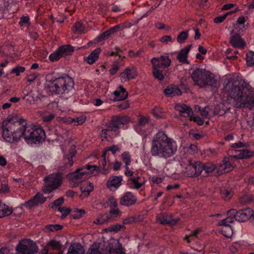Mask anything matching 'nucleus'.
Here are the masks:
<instances>
[{
	"mask_svg": "<svg viewBox=\"0 0 254 254\" xmlns=\"http://www.w3.org/2000/svg\"><path fill=\"white\" fill-rule=\"evenodd\" d=\"M152 74L154 77L158 80L162 81L164 78L163 71L161 70L152 69Z\"/></svg>",
	"mask_w": 254,
	"mask_h": 254,
	"instance_id": "49530a36",
	"label": "nucleus"
},
{
	"mask_svg": "<svg viewBox=\"0 0 254 254\" xmlns=\"http://www.w3.org/2000/svg\"><path fill=\"white\" fill-rule=\"evenodd\" d=\"M110 204L113 206H114L115 208H112L110 210V213L114 216H117L119 213V210L118 208H116V206L117 205V202L116 200L114 198H111L110 199Z\"/></svg>",
	"mask_w": 254,
	"mask_h": 254,
	"instance_id": "09e8293b",
	"label": "nucleus"
},
{
	"mask_svg": "<svg viewBox=\"0 0 254 254\" xmlns=\"http://www.w3.org/2000/svg\"><path fill=\"white\" fill-rule=\"evenodd\" d=\"M122 181V176H111L107 182V187L111 190H115L121 186Z\"/></svg>",
	"mask_w": 254,
	"mask_h": 254,
	"instance_id": "2eb2a0df",
	"label": "nucleus"
},
{
	"mask_svg": "<svg viewBox=\"0 0 254 254\" xmlns=\"http://www.w3.org/2000/svg\"><path fill=\"white\" fill-rule=\"evenodd\" d=\"M251 217L254 220L253 211L250 208L238 211L236 214L234 215L235 219L239 222H245Z\"/></svg>",
	"mask_w": 254,
	"mask_h": 254,
	"instance_id": "4468645a",
	"label": "nucleus"
},
{
	"mask_svg": "<svg viewBox=\"0 0 254 254\" xmlns=\"http://www.w3.org/2000/svg\"><path fill=\"white\" fill-rule=\"evenodd\" d=\"M137 76V72L134 67H127L120 74V77L125 79V81L134 79Z\"/></svg>",
	"mask_w": 254,
	"mask_h": 254,
	"instance_id": "5701e85b",
	"label": "nucleus"
},
{
	"mask_svg": "<svg viewBox=\"0 0 254 254\" xmlns=\"http://www.w3.org/2000/svg\"><path fill=\"white\" fill-rule=\"evenodd\" d=\"M73 31L75 33H84V27L82 23L77 22H76L73 26Z\"/></svg>",
	"mask_w": 254,
	"mask_h": 254,
	"instance_id": "a18cd8bd",
	"label": "nucleus"
},
{
	"mask_svg": "<svg viewBox=\"0 0 254 254\" xmlns=\"http://www.w3.org/2000/svg\"><path fill=\"white\" fill-rule=\"evenodd\" d=\"M85 170L87 171L88 177L90 175L96 176L99 173V169L96 165H87L86 167H84Z\"/></svg>",
	"mask_w": 254,
	"mask_h": 254,
	"instance_id": "4c0bfd02",
	"label": "nucleus"
},
{
	"mask_svg": "<svg viewBox=\"0 0 254 254\" xmlns=\"http://www.w3.org/2000/svg\"><path fill=\"white\" fill-rule=\"evenodd\" d=\"M225 83L223 94L229 103L236 108L254 107V91L245 80L233 78Z\"/></svg>",
	"mask_w": 254,
	"mask_h": 254,
	"instance_id": "f257e3e1",
	"label": "nucleus"
},
{
	"mask_svg": "<svg viewBox=\"0 0 254 254\" xmlns=\"http://www.w3.org/2000/svg\"><path fill=\"white\" fill-rule=\"evenodd\" d=\"M85 214V211L83 209H76L74 211L73 217L74 219H79L82 217Z\"/></svg>",
	"mask_w": 254,
	"mask_h": 254,
	"instance_id": "69168bd1",
	"label": "nucleus"
},
{
	"mask_svg": "<svg viewBox=\"0 0 254 254\" xmlns=\"http://www.w3.org/2000/svg\"><path fill=\"white\" fill-rule=\"evenodd\" d=\"M119 132L118 128H106L101 132L102 140H109L117 136Z\"/></svg>",
	"mask_w": 254,
	"mask_h": 254,
	"instance_id": "6ab92c4d",
	"label": "nucleus"
},
{
	"mask_svg": "<svg viewBox=\"0 0 254 254\" xmlns=\"http://www.w3.org/2000/svg\"><path fill=\"white\" fill-rule=\"evenodd\" d=\"M157 220L158 223L161 224H175L178 220L173 219L171 214H163L161 216L157 217Z\"/></svg>",
	"mask_w": 254,
	"mask_h": 254,
	"instance_id": "cd10ccee",
	"label": "nucleus"
},
{
	"mask_svg": "<svg viewBox=\"0 0 254 254\" xmlns=\"http://www.w3.org/2000/svg\"><path fill=\"white\" fill-rule=\"evenodd\" d=\"M25 68L21 66H16L13 68L11 70V73H14L16 76H19L20 73L24 72Z\"/></svg>",
	"mask_w": 254,
	"mask_h": 254,
	"instance_id": "4d7b16f0",
	"label": "nucleus"
},
{
	"mask_svg": "<svg viewBox=\"0 0 254 254\" xmlns=\"http://www.w3.org/2000/svg\"><path fill=\"white\" fill-rule=\"evenodd\" d=\"M230 43L233 47L239 48H243L246 45L244 40L238 33H235L231 36Z\"/></svg>",
	"mask_w": 254,
	"mask_h": 254,
	"instance_id": "bb28decb",
	"label": "nucleus"
},
{
	"mask_svg": "<svg viewBox=\"0 0 254 254\" xmlns=\"http://www.w3.org/2000/svg\"><path fill=\"white\" fill-rule=\"evenodd\" d=\"M136 200V197L131 192H127L121 198L120 203L123 205L129 206L133 204Z\"/></svg>",
	"mask_w": 254,
	"mask_h": 254,
	"instance_id": "412c9836",
	"label": "nucleus"
},
{
	"mask_svg": "<svg viewBox=\"0 0 254 254\" xmlns=\"http://www.w3.org/2000/svg\"><path fill=\"white\" fill-rule=\"evenodd\" d=\"M191 77L194 84L200 87L209 86L211 87H217V81L214 74L207 71L205 69L196 68L191 73Z\"/></svg>",
	"mask_w": 254,
	"mask_h": 254,
	"instance_id": "20e7f679",
	"label": "nucleus"
},
{
	"mask_svg": "<svg viewBox=\"0 0 254 254\" xmlns=\"http://www.w3.org/2000/svg\"><path fill=\"white\" fill-rule=\"evenodd\" d=\"M125 28V26L123 24L117 25L109 30H107L110 37L113 34L117 33L119 31L123 30Z\"/></svg>",
	"mask_w": 254,
	"mask_h": 254,
	"instance_id": "79ce46f5",
	"label": "nucleus"
},
{
	"mask_svg": "<svg viewBox=\"0 0 254 254\" xmlns=\"http://www.w3.org/2000/svg\"><path fill=\"white\" fill-rule=\"evenodd\" d=\"M73 80L67 75L52 78L47 80L45 85L46 90L51 93L52 95L68 93L73 88Z\"/></svg>",
	"mask_w": 254,
	"mask_h": 254,
	"instance_id": "7ed1b4c3",
	"label": "nucleus"
},
{
	"mask_svg": "<svg viewBox=\"0 0 254 254\" xmlns=\"http://www.w3.org/2000/svg\"><path fill=\"white\" fill-rule=\"evenodd\" d=\"M110 37L107 32V31H105L104 32L100 34L99 36H98L95 40L97 42H100L103 41L104 40L108 39Z\"/></svg>",
	"mask_w": 254,
	"mask_h": 254,
	"instance_id": "6e6d98bb",
	"label": "nucleus"
},
{
	"mask_svg": "<svg viewBox=\"0 0 254 254\" xmlns=\"http://www.w3.org/2000/svg\"><path fill=\"white\" fill-rule=\"evenodd\" d=\"M202 171L201 163L193 160L189 161V163L185 168L186 175L189 177L198 176Z\"/></svg>",
	"mask_w": 254,
	"mask_h": 254,
	"instance_id": "9d476101",
	"label": "nucleus"
},
{
	"mask_svg": "<svg viewBox=\"0 0 254 254\" xmlns=\"http://www.w3.org/2000/svg\"><path fill=\"white\" fill-rule=\"evenodd\" d=\"M18 123V125L21 126V127H27V122L26 119L22 118H19L18 115L16 113H12L8 115L5 120L2 123V127H6L9 124L12 126H16V124Z\"/></svg>",
	"mask_w": 254,
	"mask_h": 254,
	"instance_id": "f8f14e48",
	"label": "nucleus"
},
{
	"mask_svg": "<svg viewBox=\"0 0 254 254\" xmlns=\"http://www.w3.org/2000/svg\"><path fill=\"white\" fill-rule=\"evenodd\" d=\"M234 151L236 154L235 155H231V159H247L252 157L253 155V153L248 150H235Z\"/></svg>",
	"mask_w": 254,
	"mask_h": 254,
	"instance_id": "a878e982",
	"label": "nucleus"
},
{
	"mask_svg": "<svg viewBox=\"0 0 254 254\" xmlns=\"http://www.w3.org/2000/svg\"><path fill=\"white\" fill-rule=\"evenodd\" d=\"M175 109L179 112L182 116L185 117H190L193 113L192 109L184 104H177Z\"/></svg>",
	"mask_w": 254,
	"mask_h": 254,
	"instance_id": "aec40b11",
	"label": "nucleus"
},
{
	"mask_svg": "<svg viewBox=\"0 0 254 254\" xmlns=\"http://www.w3.org/2000/svg\"><path fill=\"white\" fill-rule=\"evenodd\" d=\"M57 210L62 213V218H64L70 213V210L69 208L66 207H58Z\"/></svg>",
	"mask_w": 254,
	"mask_h": 254,
	"instance_id": "603ef678",
	"label": "nucleus"
},
{
	"mask_svg": "<svg viewBox=\"0 0 254 254\" xmlns=\"http://www.w3.org/2000/svg\"><path fill=\"white\" fill-rule=\"evenodd\" d=\"M12 212V209L8 206L0 201V218L9 215Z\"/></svg>",
	"mask_w": 254,
	"mask_h": 254,
	"instance_id": "72a5a7b5",
	"label": "nucleus"
},
{
	"mask_svg": "<svg viewBox=\"0 0 254 254\" xmlns=\"http://www.w3.org/2000/svg\"><path fill=\"white\" fill-rule=\"evenodd\" d=\"M182 147L185 153L192 154L197 153L198 151L197 147L194 144H190L189 146L182 145Z\"/></svg>",
	"mask_w": 254,
	"mask_h": 254,
	"instance_id": "c9c22d12",
	"label": "nucleus"
},
{
	"mask_svg": "<svg viewBox=\"0 0 254 254\" xmlns=\"http://www.w3.org/2000/svg\"><path fill=\"white\" fill-rule=\"evenodd\" d=\"M26 24H28V25L30 24L29 17L27 16H23L20 18L19 25L20 26H23Z\"/></svg>",
	"mask_w": 254,
	"mask_h": 254,
	"instance_id": "338daca9",
	"label": "nucleus"
},
{
	"mask_svg": "<svg viewBox=\"0 0 254 254\" xmlns=\"http://www.w3.org/2000/svg\"><path fill=\"white\" fill-rule=\"evenodd\" d=\"M191 45H188L183 49H182L178 53L177 59L180 62L183 63H188L187 58L188 53L190 49Z\"/></svg>",
	"mask_w": 254,
	"mask_h": 254,
	"instance_id": "c85d7f7f",
	"label": "nucleus"
},
{
	"mask_svg": "<svg viewBox=\"0 0 254 254\" xmlns=\"http://www.w3.org/2000/svg\"><path fill=\"white\" fill-rule=\"evenodd\" d=\"M46 200V198L44 197L43 194L38 192L32 199L25 202L23 205L25 207L30 209L39 203H44Z\"/></svg>",
	"mask_w": 254,
	"mask_h": 254,
	"instance_id": "dca6fc26",
	"label": "nucleus"
},
{
	"mask_svg": "<svg viewBox=\"0 0 254 254\" xmlns=\"http://www.w3.org/2000/svg\"><path fill=\"white\" fill-rule=\"evenodd\" d=\"M204 246L200 245L199 249H195L194 252L193 253H187L185 254H204L203 251Z\"/></svg>",
	"mask_w": 254,
	"mask_h": 254,
	"instance_id": "774afa93",
	"label": "nucleus"
},
{
	"mask_svg": "<svg viewBox=\"0 0 254 254\" xmlns=\"http://www.w3.org/2000/svg\"><path fill=\"white\" fill-rule=\"evenodd\" d=\"M221 193L222 198L225 200H229L230 199L233 194L231 190L226 189L222 190Z\"/></svg>",
	"mask_w": 254,
	"mask_h": 254,
	"instance_id": "de8ad7c7",
	"label": "nucleus"
},
{
	"mask_svg": "<svg viewBox=\"0 0 254 254\" xmlns=\"http://www.w3.org/2000/svg\"><path fill=\"white\" fill-rule=\"evenodd\" d=\"M233 222V218L231 217H227L226 218L218 222V225L223 227L225 225H229V223H232Z\"/></svg>",
	"mask_w": 254,
	"mask_h": 254,
	"instance_id": "052dcab7",
	"label": "nucleus"
},
{
	"mask_svg": "<svg viewBox=\"0 0 254 254\" xmlns=\"http://www.w3.org/2000/svg\"><path fill=\"white\" fill-rule=\"evenodd\" d=\"M62 57L60 53L58 52V50L57 49L54 53L49 56V60L54 62L59 61Z\"/></svg>",
	"mask_w": 254,
	"mask_h": 254,
	"instance_id": "3c124183",
	"label": "nucleus"
},
{
	"mask_svg": "<svg viewBox=\"0 0 254 254\" xmlns=\"http://www.w3.org/2000/svg\"><path fill=\"white\" fill-rule=\"evenodd\" d=\"M209 108L208 107H205L204 108H202L201 109H199V110L200 112V114L204 118H209L210 117Z\"/></svg>",
	"mask_w": 254,
	"mask_h": 254,
	"instance_id": "0e129e2a",
	"label": "nucleus"
},
{
	"mask_svg": "<svg viewBox=\"0 0 254 254\" xmlns=\"http://www.w3.org/2000/svg\"><path fill=\"white\" fill-rule=\"evenodd\" d=\"M118 242H115L114 244L110 243L107 247L108 250L105 254H126L123 251L121 246H118Z\"/></svg>",
	"mask_w": 254,
	"mask_h": 254,
	"instance_id": "b1692460",
	"label": "nucleus"
},
{
	"mask_svg": "<svg viewBox=\"0 0 254 254\" xmlns=\"http://www.w3.org/2000/svg\"><path fill=\"white\" fill-rule=\"evenodd\" d=\"M62 247V245L60 241L51 240L43 249L42 254H63L64 252L61 250Z\"/></svg>",
	"mask_w": 254,
	"mask_h": 254,
	"instance_id": "9b49d317",
	"label": "nucleus"
},
{
	"mask_svg": "<svg viewBox=\"0 0 254 254\" xmlns=\"http://www.w3.org/2000/svg\"><path fill=\"white\" fill-rule=\"evenodd\" d=\"M86 118L85 117L82 116L76 118V119H73L72 120L73 126H78L79 125H81L83 123L85 122Z\"/></svg>",
	"mask_w": 254,
	"mask_h": 254,
	"instance_id": "864d4df0",
	"label": "nucleus"
},
{
	"mask_svg": "<svg viewBox=\"0 0 254 254\" xmlns=\"http://www.w3.org/2000/svg\"><path fill=\"white\" fill-rule=\"evenodd\" d=\"M234 161V159H231V155L228 158L224 159L222 163L217 166V174L220 175L232 171L236 165Z\"/></svg>",
	"mask_w": 254,
	"mask_h": 254,
	"instance_id": "ddd939ff",
	"label": "nucleus"
},
{
	"mask_svg": "<svg viewBox=\"0 0 254 254\" xmlns=\"http://www.w3.org/2000/svg\"><path fill=\"white\" fill-rule=\"evenodd\" d=\"M85 251L82 246L78 243H75L71 244L69 247L67 254H84Z\"/></svg>",
	"mask_w": 254,
	"mask_h": 254,
	"instance_id": "c756f323",
	"label": "nucleus"
},
{
	"mask_svg": "<svg viewBox=\"0 0 254 254\" xmlns=\"http://www.w3.org/2000/svg\"><path fill=\"white\" fill-rule=\"evenodd\" d=\"M55 128H52L51 129H50V131H52V129H54V131L55 132V135L57 136V137L55 139L51 138L52 140L55 139L57 141H60V142H62L63 140L64 142H65L67 139V131L66 128H59V129H55Z\"/></svg>",
	"mask_w": 254,
	"mask_h": 254,
	"instance_id": "4be33fe9",
	"label": "nucleus"
},
{
	"mask_svg": "<svg viewBox=\"0 0 254 254\" xmlns=\"http://www.w3.org/2000/svg\"><path fill=\"white\" fill-rule=\"evenodd\" d=\"M57 49L62 57L71 55L74 52V48L70 45H64L59 47Z\"/></svg>",
	"mask_w": 254,
	"mask_h": 254,
	"instance_id": "2f4dec72",
	"label": "nucleus"
},
{
	"mask_svg": "<svg viewBox=\"0 0 254 254\" xmlns=\"http://www.w3.org/2000/svg\"><path fill=\"white\" fill-rule=\"evenodd\" d=\"M16 250L18 254H35L38 252L36 244L30 240H24L20 242Z\"/></svg>",
	"mask_w": 254,
	"mask_h": 254,
	"instance_id": "6e6552de",
	"label": "nucleus"
},
{
	"mask_svg": "<svg viewBox=\"0 0 254 254\" xmlns=\"http://www.w3.org/2000/svg\"><path fill=\"white\" fill-rule=\"evenodd\" d=\"M24 132V140L31 146L39 144L46 138L45 130L43 128H26Z\"/></svg>",
	"mask_w": 254,
	"mask_h": 254,
	"instance_id": "39448f33",
	"label": "nucleus"
},
{
	"mask_svg": "<svg viewBox=\"0 0 254 254\" xmlns=\"http://www.w3.org/2000/svg\"><path fill=\"white\" fill-rule=\"evenodd\" d=\"M101 50L100 48H96L93 50L86 58L84 57V61L89 64H93L99 58Z\"/></svg>",
	"mask_w": 254,
	"mask_h": 254,
	"instance_id": "7c9ffc66",
	"label": "nucleus"
},
{
	"mask_svg": "<svg viewBox=\"0 0 254 254\" xmlns=\"http://www.w3.org/2000/svg\"><path fill=\"white\" fill-rule=\"evenodd\" d=\"M164 180L163 177H157L156 176H151L149 177V180L153 183L159 184L162 183Z\"/></svg>",
	"mask_w": 254,
	"mask_h": 254,
	"instance_id": "680f3d73",
	"label": "nucleus"
},
{
	"mask_svg": "<svg viewBox=\"0 0 254 254\" xmlns=\"http://www.w3.org/2000/svg\"><path fill=\"white\" fill-rule=\"evenodd\" d=\"M93 190V186L92 184L89 182H85L81 184L80 186V190L82 192L81 197L83 196L86 197L89 195L90 192Z\"/></svg>",
	"mask_w": 254,
	"mask_h": 254,
	"instance_id": "473e14b6",
	"label": "nucleus"
},
{
	"mask_svg": "<svg viewBox=\"0 0 254 254\" xmlns=\"http://www.w3.org/2000/svg\"><path fill=\"white\" fill-rule=\"evenodd\" d=\"M130 122V118L127 116H114L112 118L111 124L112 127H119V126H125Z\"/></svg>",
	"mask_w": 254,
	"mask_h": 254,
	"instance_id": "f3484780",
	"label": "nucleus"
},
{
	"mask_svg": "<svg viewBox=\"0 0 254 254\" xmlns=\"http://www.w3.org/2000/svg\"><path fill=\"white\" fill-rule=\"evenodd\" d=\"M152 113L154 116L157 119L161 118L163 116V113L162 111V109L159 107L154 108L152 111Z\"/></svg>",
	"mask_w": 254,
	"mask_h": 254,
	"instance_id": "5fc2aeb1",
	"label": "nucleus"
},
{
	"mask_svg": "<svg viewBox=\"0 0 254 254\" xmlns=\"http://www.w3.org/2000/svg\"><path fill=\"white\" fill-rule=\"evenodd\" d=\"M200 230L196 229L191 232L190 234L186 235L184 240L186 241L187 243H190L194 241L196 238H198L200 235Z\"/></svg>",
	"mask_w": 254,
	"mask_h": 254,
	"instance_id": "f704fd0d",
	"label": "nucleus"
},
{
	"mask_svg": "<svg viewBox=\"0 0 254 254\" xmlns=\"http://www.w3.org/2000/svg\"><path fill=\"white\" fill-rule=\"evenodd\" d=\"M103 253V254H104ZM86 254H102L98 244L92 245L88 249Z\"/></svg>",
	"mask_w": 254,
	"mask_h": 254,
	"instance_id": "a19ab883",
	"label": "nucleus"
},
{
	"mask_svg": "<svg viewBox=\"0 0 254 254\" xmlns=\"http://www.w3.org/2000/svg\"><path fill=\"white\" fill-rule=\"evenodd\" d=\"M201 166L202 167V170H204L206 174H209L214 171L217 172V167L212 163H209L205 165L201 163Z\"/></svg>",
	"mask_w": 254,
	"mask_h": 254,
	"instance_id": "e433bc0d",
	"label": "nucleus"
},
{
	"mask_svg": "<svg viewBox=\"0 0 254 254\" xmlns=\"http://www.w3.org/2000/svg\"><path fill=\"white\" fill-rule=\"evenodd\" d=\"M151 62L152 65V69H159L160 68H165V65H167V64L161 63V61L156 58H153L151 60Z\"/></svg>",
	"mask_w": 254,
	"mask_h": 254,
	"instance_id": "58836bf2",
	"label": "nucleus"
},
{
	"mask_svg": "<svg viewBox=\"0 0 254 254\" xmlns=\"http://www.w3.org/2000/svg\"><path fill=\"white\" fill-rule=\"evenodd\" d=\"M221 232L222 234L227 238H230L233 234V230L230 225L222 227Z\"/></svg>",
	"mask_w": 254,
	"mask_h": 254,
	"instance_id": "ea45409f",
	"label": "nucleus"
},
{
	"mask_svg": "<svg viewBox=\"0 0 254 254\" xmlns=\"http://www.w3.org/2000/svg\"><path fill=\"white\" fill-rule=\"evenodd\" d=\"M177 149L176 141L165 132L159 131L152 138L150 153L154 157L168 159L176 154Z\"/></svg>",
	"mask_w": 254,
	"mask_h": 254,
	"instance_id": "f03ea898",
	"label": "nucleus"
},
{
	"mask_svg": "<svg viewBox=\"0 0 254 254\" xmlns=\"http://www.w3.org/2000/svg\"><path fill=\"white\" fill-rule=\"evenodd\" d=\"M121 159L125 164L131 163V156L128 152H123L121 155Z\"/></svg>",
	"mask_w": 254,
	"mask_h": 254,
	"instance_id": "8fccbe9b",
	"label": "nucleus"
},
{
	"mask_svg": "<svg viewBox=\"0 0 254 254\" xmlns=\"http://www.w3.org/2000/svg\"><path fill=\"white\" fill-rule=\"evenodd\" d=\"M67 177L73 187H76L78 184L88 178L87 171L84 167L78 168L75 171L68 174Z\"/></svg>",
	"mask_w": 254,
	"mask_h": 254,
	"instance_id": "1a4fd4ad",
	"label": "nucleus"
},
{
	"mask_svg": "<svg viewBox=\"0 0 254 254\" xmlns=\"http://www.w3.org/2000/svg\"><path fill=\"white\" fill-rule=\"evenodd\" d=\"M63 177L59 173L50 174L44 179L45 184L43 188V191L46 193L51 192L58 189L63 183Z\"/></svg>",
	"mask_w": 254,
	"mask_h": 254,
	"instance_id": "423d86ee",
	"label": "nucleus"
},
{
	"mask_svg": "<svg viewBox=\"0 0 254 254\" xmlns=\"http://www.w3.org/2000/svg\"><path fill=\"white\" fill-rule=\"evenodd\" d=\"M26 128H3L2 136L7 142L14 143L24 138Z\"/></svg>",
	"mask_w": 254,
	"mask_h": 254,
	"instance_id": "0eeeda50",
	"label": "nucleus"
},
{
	"mask_svg": "<svg viewBox=\"0 0 254 254\" xmlns=\"http://www.w3.org/2000/svg\"><path fill=\"white\" fill-rule=\"evenodd\" d=\"M189 135L190 137L195 140L200 139L203 136V135L202 134L195 133L193 129H191L189 131Z\"/></svg>",
	"mask_w": 254,
	"mask_h": 254,
	"instance_id": "e2e57ef3",
	"label": "nucleus"
},
{
	"mask_svg": "<svg viewBox=\"0 0 254 254\" xmlns=\"http://www.w3.org/2000/svg\"><path fill=\"white\" fill-rule=\"evenodd\" d=\"M146 183V180L142 177H132L129 179L127 184L130 189L138 190Z\"/></svg>",
	"mask_w": 254,
	"mask_h": 254,
	"instance_id": "a211bd4d",
	"label": "nucleus"
},
{
	"mask_svg": "<svg viewBox=\"0 0 254 254\" xmlns=\"http://www.w3.org/2000/svg\"><path fill=\"white\" fill-rule=\"evenodd\" d=\"M62 226L60 225L55 224V225H48L46 226V229L49 232H54L56 231H58L59 230L61 229Z\"/></svg>",
	"mask_w": 254,
	"mask_h": 254,
	"instance_id": "bf43d9fd",
	"label": "nucleus"
},
{
	"mask_svg": "<svg viewBox=\"0 0 254 254\" xmlns=\"http://www.w3.org/2000/svg\"><path fill=\"white\" fill-rule=\"evenodd\" d=\"M246 60L248 66L254 65V52L252 51L248 52L246 54Z\"/></svg>",
	"mask_w": 254,
	"mask_h": 254,
	"instance_id": "c03bdc74",
	"label": "nucleus"
},
{
	"mask_svg": "<svg viewBox=\"0 0 254 254\" xmlns=\"http://www.w3.org/2000/svg\"><path fill=\"white\" fill-rule=\"evenodd\" d=\"M189 37L188 31H184L180 32L177 37V42L180 44L185 42V40L188 39Z\"/></svg>",
	"mask_w": 254,
	"mask_h": 254,
	"instance_id": "37998d69",
	"label": "nucleus"
},
{
	"mask_svg": "<svg viewBox=\"0 0 254 254\" xmlns=\"http://www.w3.org/2000/svg\"><path fill=\"white\" fill-rule=\"evenodd\" d=\"M157 59H158L161 63L167 64L166 65H165V67H168L171 64V61L168 56H161Z\"/></svg>",
	"mask_w": 254,
	"mask_h": 254,
	"instance_id": "13d9d810",
	"label": "nucleus"
},
{
	"mask_svg": "<svg viewBox=\"0 0 254 254\" xmlns=\"http://www.w3.org/2000/svg\"><path fill=\"white\" fill-rule=\"evenodd\" d=\"M164 93L165 95L169 97H173L175 96H179L182 94V92L178 86L175 85H169L164 89Z\"/></svg>",
	"mask_w": 254,
	"mask_h": 254,
	"instance_id": "393cba45",
	"label": "nucleus"
}]
</instances>
